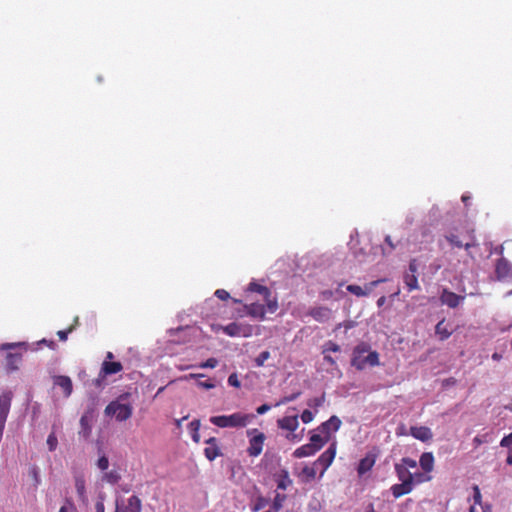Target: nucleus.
<instances>
[{"instance_id": "cd10ccee", "label": "nucleus", "mask_w": 512, "mask_h": 512, "mask_svg": "<svg viewBox=\"0 0 512 512\" xmlns=\"http://www.w3.org/2000/svg\"><path fill=\"white\" fill-rule=\"evenodd\" d=\"M316 452H317L316 449L310 443H308V444L302 445L301 447L297 448L293 452V456L295 458H303V457L312 456Z\"/></svg>"}, {"instance_id": "393cba45", "label": "nucleus", "mask_w": 512, "mask_h": 512, "mask_svg": "<svg viewBox=\"0 0 512 512\" xmlns=\"http://www.w3.org/2000/svg\"><path fill=\"white\" fill-rule=\"evenodd\" d=\"M316 467L317 466H314V464L312 466H305L299 473L301 482L309 483L313 481L317 474Z\"/></svg>"}, {"instance_id": "de8ad7c7", "label": "nucleus", "mask_w": 512, "mask_h": 512, "mask_svg": "<svg viewBox=\"0 0 512 512\" xmlns=\"http://www.w3.org/2000/svg\"><path fill=\"white\" fill-rule=\"evenodd\" d=\"M326 351H332V352H338L340 351V346L332 341H329L326 345H325V349H324V353Z\"/></svg>"}, {"instance_id": "7c9ffc66", "label": "nucleus", "mask_w": 512, "mask_h": 512, "mask_svg": "<svg viewBox=\"0 0 512 512\" xmlns=\"http://www.w3.org/2000/svg\"><path fill=\"white\" fill-rule=\"evenodd\" d=\"M249 436V447L247 449L250 456H256V430H247Z\"/></svg>"}, {"instance_id": "58836bf2", "label": "nucleus", "mask_w": 512, "mask_h": 512, "mask_svg": "<svg viewBox=\"0 0 512 512\" xmlns=\"http://www.w3.org/2000/svg\"><path fill=\"white\" fill-rule=\"evenodd\" d=\"M399 464L405 465L408 470H409V468L413 469V468L417 467V462L414 459L409 458V457L402 458L401 462Z\"/></svg>"}, {"instance_id": "338daca9", "label": "nucleus", "mask_w": 512, "mask_h": 512, "mask_svg": "<svg viewBox=\"0 0 512 512\" xmlns=\"http://www.w3.org/2000/svg\"><path fill=\"white\" fill-rule=\"evenodd\" d=\"M461 199L465 203V205H467V202L469 201L470 197L467 195H462Z\"/></svg>"}, {"instance_id": "2eb2a0df", "label": "nucleus", "mask_w": 512, "mask_h": 512, "mask_svg": "<svg viewBox=\"0 0 512 512\" xmlns=\"http://www.w3.org/2000/svg\"><path fill=\"white\" fill-rule=\"evenodd\" d=\"M341 424V420L337 416L333 415L327 421L318 426L316 430L321 434H326L330 437L331 431H337Z\"/></svg>"}, {"instance_id": "c9c22d12", "label": "nucleus", "mask_w": 512, "mask_h": 512, "mask_svg": "<svg viewBox=\"0 0 512 512\" xmlns=\"http://www.w3.org/2000/svg\"><path fill=\"white\" fill-rule=\"evenodd\" d=\"M324 402L325 394L323 393L320 397L309 399L307 405L311 408L317 409L318 407L322 406Z\"/></svg>"}, {"instance_id": "79ce46f5", "label": "nucleus", "mask_w": 512, "mask_h": 512, "mask_svg": "<svg viewBox=\"0 0 512 512\" xmlns=\"http://www.w3.org/2000/svg\"><path fill=\"white\" fill-rule=\"evenodd\" d=\"M500 445L502 447L509 448V451L512 449V432L502 438V440L500 441Z\"/></svg>"}, {"instance_id": "09e8293b", "label": "nucleus", "mask_w": 512, "mask_h": 512, "mask_svg": "<svg viewBox=\"0 0 512 512\" xmlns=\"http://www.w3.org/2000/svg\"><path fill=\"white\" fill-rule=\"evenodd\" d=\"M228 383H229V385L234 386V387L240 386V382H239L236 374H231L228 377Z\"/></svg>"}, {"instance_id": "5fc2aeb1", "label": "nucleus", "mask_w": 512, "mask_h": 512, "mask_svg": "<svg viewBox=\"0 0 512 512\" xmlns=\"http://www.w3.org/2000/svg\"><path fill=\"white\" fill-rule=\"evenodd\" d=\"M247 291L249 292H256V281L252 280L247 287Z\"/></svg>"}, {"instance_id": "49530a36", "label": "nucleus", "mask_w": 512, "mask_h": 512, "mask_svg": "<svg viewBox=\"0 0 512 512\" xmlns=\"http://www.w3.org/2000/svg\"><path fill=\"white\" fill-rule=\"evenodd\" d=\"M197 385L204 389H212L215 387V383L210 379L205 381H198Z\"/></svg>"}, {"instance_id": "680f3d73", "label": "nucleus", "mask_w": 512, "mask_h": 512, "mask_svg": "<svg viewBox=\"0 0 512 512\" xmlns=\"http://www.w3.org/2000/svg\"><path fill=\"white\" fill-rule=\"evenodd\" d=\"M386 301V297L385 296H381L378 300H377V305L378 307H381L382 305H384Z\"/></svg>"}, {"instance_id": "6e6552de", "label": "nucleus", "mask_w": 512, "mask_h": 512, "mask_svg": "<svg viewBox=\"0 0 512 512\" xmlns=\"http://www.w3.org/2000/svg\"><path fill=\"white\" fill-rule=\"evenodd\" d=\"M307 314L319 323H326L332 318L333 312L326 306H315L310 308Z\"/></svg>"}, {"instance_id": "b1692460", "label": "nucleus", "mask_w": 512, "mask_h": 512, "mask_svg": "<svg viewBox=\"0 0 512 512\" xmlns=\"http://www.w3.org/2000/svg\"><path fill=\"white\" fill-rule=\"evenodd\" d=\"M435 334L441 341H444L451 336L452 331L448 328V324H446L445 319H442L437 323L435 327Z\"/></svg>"}, {"instance_id": "864d4df0", "label": "nucleus", "mask_w": 512, "mask_h": 512, "mask_svg": "<svg viewBox=\"0 0 512 512\" xmlns=\"http://www.w3.org/2000/svg\"><path fill=\"white\" fill-rule=\"evenodd\" d=\"M265 439V436L263 433H258V455L261 453V450H262V443Z\"/></svg>"}, {"instance_id": "aec40b11", "label": "nucleus", "mask_w": 512, "mask_h": 512, "mask_svg": "<svg viewBox=\"0 0 512 512\" xmlns=\"http://www.w3.org/2000/svg\"><path fill=\"white\" fill-rule=\"evenodd\" d=\"M277 424L279 428L293 433L299 426L298 416H285L278 419Z\"/></svg>"}, {"instance_id": "bf43d9fd", "label": "nucleus", "mask_w": 512, "mask_h": 512, "mask_svg": "<svg viewBox=\"0 0 512 512\" xmlns=\"http://www.w3.org/2000/svg\"><path fill=\"white\" fill-rule=\"evenodd\" d=\"M299 394L300 393H296V394L291 395L290 397H286L283 402L286 403V402H289V401H293V400H295L299 396Z\"/></svg>"}, {"instance_id": "f257e3e1", "label": "nucleus", "mask_w": 512, "mask_h": 512, "mask_svg": "<svg viewBox=\"0 0 512 512\" xmlns=\"http://www.w3.org/2000/svg\"><path fill=\"white\" fill-rule=\"evenodd\" d=\"M351 365L357 370H363L368 366L379 365V354L376 351H370V346L361 342L353 349Z\"/></svg>"}, {"instance_id": "6ab92c4d", "label": "nucleus", "mask_w": 512, "mask_h": 512, "mask_svg": "<svg viewBox=\"0 0 512 512\" xmlns=\"http://www.w3.org/2000/svg\"><path fill=\"white\" fill-rule=\"evenodd\" d=\"M22 363V353L20 352H8L5 359V368L9 372H13L19 369Z\"/></svg>"}, {"instance_id": "774afa93", "label": "nucleus", "mask_w": 512, "mask_h": 512, "mask_svg": "<svg viewBox=\"0 0 512 512\" xmlns=\"http://www.w3.org/2000/svg\"><path fill=\"white\" fill-rule=\"evenodd\" d=\"M366 512H376L374 507H373V504H369L368 507H367V511Z\"/></svg>"}, {"instance_id": "dca6fc26", "label": "nucleus", "mask_w": 512, "mask_h": 512, "mask_svg": "<svg viewBox=\"0 0 512 512\" xmlns=\"http://www.w3.org/2000/svg\"><path fill=\"white\" fill-rule=\"evenodd\" d=\"M440 300L442 304H445L450 308H456L460 302L464 300V296L457 295L452 291L444 289L440 296Z\"/></svg>"}, {"instance_id": "1a4fd4ad", "label": "nucleus", "mask_w": 512, "mask_h": 512, "mask_svg": "<svg viewBox=\"0 0 512 512\" xmlns=\"http://www.w3.org/2000/svg\"><path fill=\"white\" fill-rule=\"evenodd\" d=\"M378 457L377 451H369L364 458H362L359 461L358 467H357V473L359 476H363L367 472H369L373 466L375 465V462Z\"/></svg>"}, {"instance_id": "a19ab883", "label": "nucleus", "mask_w": 512, "mask_h": 512, "mask_svg": "<svg viewBox=\"0 0 512 512\" xmlns=\"http://www.w3.org/2000/svg\"><path fill=\"white\" fill-rule=\"evenodd\" d=\"M97 466L100 470H103V471L108 469V467H109L108 458L105 455L101 456L97 461Z\"/></svg>"}, {"instance_id": "37998d69", "label": "nucleus", "mask_w": 512, "mask_h": 512, "mask_svg": "<svg viewBox=\"0 0 512 512\" xmlns=\"http://www.w3.org/2000/svg\"><path fill=\"white\" fill-rule=\"evenodd\" d=\"M314 418V414L310 410H304L301 414V420L303 423H310Z\"/></svg>"}, {"instance_id": "c85d7f7f", "label": "nucleus", "mask_w": 512, "mask_h": 512, "mask_svg": "<svg viewBox=\"0 0 512 512\" xmlns=\"http://www.w3.org/2000/svg\"><path fill=\"white\" fill-rule=\"evenodd\" d=\"M276 482L278 489L286 490L292 484L288 471L282 470L281 473L277 475Z\"/></svg>"}, {"instance_id": "4c0bfd02", "label": "nucleus", "mask_w": 512, "mask_h": 512, "mask_svg": "<svg viewBox=\"0 0 512 512\" xmlns=\"http://www.w3.org/2000/svg\"><path fill=\"white\" fill-rule=\"evenodd\" d=\"M75 330V325H70L66 330H59L57 332V336L60 341H66L68 338V334L72 333Z\"/></svg>"}, {"instance_id": "4be33fe9", "label": "nucleus", "mask_w": 512, "mask_h": 512, "mask_svg": "<svg viewBox=\"0 0 512 512\" xmlns=\"http://www.w3.org/2000/svg\"><path fill=\"white\" fill-rule=\"evenodd\" d=\"M123 369V366L120 362H111V361H104L102 363L100 375L106 376V375H112L120 372Z\"/></svg>"}, {"instance_id": "2f4dec72", "label": "nucleus", "mask_w": 512, "mask_h": 512, "mask_svg": "<svg viewBox=\"0 0 512 512\" xmlns=\"http://www.w3.org/2000/svg\"><path fill=\"white\" fill-rule=\"evenodd\" d=\"M286 499H287V496L285 494L276 493V495L273 499L271 508L275 512H279L282 509L283 504L286 501Z\"/></svg>"}, {"instance_id": "4d7b16f0", "label": "nucleus", "mask_w": 512, "mask_h": 512, "mask_svg": "<svg viewBox=\"0 0 512 512\" xmlns=\"http://www.w3.org/2000/svg\"><path fill=\"white\" fill-rule=\"evenodd\" d=\"M385 243L391 248V249H395V244L393 243L391 237L389 235H387L385 237Z\"/></svg>"}, {"instance_id": "4468645a", "label": "nucleus", "mask_w": 512, "mask_h": 512, "mask_svg": "<svg viewBox=\"0 0 512 512\" xmlns=\"http://www.w3.org/2000/svg\"><path fill=\"white\" fill-rule=\"evenodd\" d=\"M12 401V392L7 391L0 395V424H5Z\"/></svg>"}, {"instance_id": "c03bdc74", "label": "nucleus", "mask_w": 512, "mask_h": 512, "mask_svg": "<svg viewBox=\"0 0 512 512\" xmlns=\"http://www.w3.org/2000/svg\"><path fill=\"white\" fill-rule=\"evenodd\" d=\"M473 499H474L475 504L481 505L482 496H481L480 489L477 485L473 486Z\"/></svg>"}, {"instance_id": "f704fd0d", "label": "nucleus", "mask_w": 512, "mask_h": 512, "mask_svg": "<svg viewBox=\"0 0 512 512\" xmlns=\"http://www.w3.org/2000/svg\"><path fill=\"white\" fill-rule=\"evenodd\" d=\"M240 330V327L236 323H230L229 325L223 328V331L229 336L240 335Z\"/></svg>"}, {"instance_id": "423d86ee", "label": "nucleus", "mask_w": 512, "mask_h": 512, "mask_svg": "<svg viewBox=\"0 0 512 512\" xmlns=\"http://www.w3.org/2000/svg\"><path fill=\"white\" fill-rule=\"evenodd\" d=\"M130 396L129 393H123L114 401H111L105 408L104 412L107 416H115L116 420L123 422L128 420L133 413V407L125 401Z\"/></svg>"}, {"instance_id": "ea45409f", "label": "nucleus", "mask_w": 512, "mask_h": 512, "mask_svg": "<svg viewBox=\"0 0 512 512\" xmlns=\"http://www.w3.org/2000/svg\"><path fill=\"white\" fill-rule=\"evenodd\" d=\"M218 365L216 358H209L199 365L200 368H215Z\"/></svg>"}, {"instance_id": "ddd939ff", "label": "nucleus", "mask_w": 512, "mask_h": 512, "mask_svg": "<svg viewBox=\"0 0 512 512\" xmlns=\"http://www.w3.org/2000/svg\"><path fill=\"white\" fill-rule=\"evenodd\" d=\"M383 281H384L383 279L372 281V282L366 284L364 288H362L359 285L350 284L347 286L346 289L348 292L354 294L357 297H363V296H367L373 290L374 287H376L379 283H381Z\"/></svg>"}, {"instance_id": "72a5a7b5", "label": "nucleus", "mask_w": 512, "mask_h": 512, "mask_svg": "<svg viewBox=\"0 0 512 512\" xmlns=\"http://www.w3.org/2000/svg\"><path fill=\"white\" fill-rule=\"evenodd\" d=\"M120 474L116 470L106 472L103 479L108 483L115 484L120 480Z\"/></svg>"}, {"instance_id": "603ef678", "label": "nucleus", "mask_w": 512, "mask_h": 512, "mask_svg": "<svg viewBox=\"0 0 512 512\" xmlns=\"http://www.w3.org/2000/svg\"><path fill=\"white\" fill-rule=\"evenodd\" d=\"M485 442H486V440L483 439L482 436H476L473 439V444L475 445V447H479L480 445H482Z\"/></svg>"}, {"instance_id": "f03ea898", "label": "nucleus", "mask_w": 512, "mask_h": 512, "mask_svg": "<svg viewBox=\"0 0 512 512\" xmlns=\"http://www.w3.org/2000/svg\"><path fill=\"white\" fill-rule=\"evenodd\" d=\"M278 310V301L274 293L267 287L258 284V320L269 319L268 315Z\"/></svg>"}, {"instance_id": "20e7f679", "label": "nucleus", "mask_w": 512, "mask_h": 512, "mask_svg": "<svg viewBox=\"0 0 512 512\" xmlns=\"http://www.w3.org/2000/svg\"><path fill=\"white\" fill-rule=\"evenodd\" d=\"M253 419V414L237 412L231 415L213 416L210 422L220 428H242L252 423Z\"/></svg>"}, {"instance_id": "a211bd4d", "label": "nucleus", "mask_w": 512, "mask_h": 512, "mask_svg": "<svg viewBox=\"0 0 512 512\" xmlns=\"http://www.w3.org/2000/svg\"><path fill=\"white\" fill-rule=\"evenodd\" d=\"M205 443L208 446L204 449V454L208 460L213 461L222 454L215 437H210Z\"/></svg>"}, {"instance_id": "69168bd1", "label": "nucleus", "mask_w": 512, "mask_h": 512, "mask_svg": "<svg viewBox=\"0 0 512 512\" xmlns=\"http://www.w3.org/2000/svg\"><path fill=\"white\" fill-rule=\"evenodd\" d=\"M287 438L290 440H300V437L295 434L288 435Z\"/></svg>"}, {"instance_id": "9d476101", "label": "nucleus", "mask_w": 512, "mask_h": 512, "mask_svg": "<svg viewBox=\"0 0 512 512\" xmlns=\"http://www.w3.org/2000/svg\"><path fill=\"white\" fill-rule=\"evenodd\" d=\"M417 264L416 260L413 259L409 263V272L404 275V283L409 292L419 289L418 278L416 276Z\"/></svg>"}, {"instance_id": "0e129e2a", "label": "nucleus", "mask_w": 512, "mask_h": 512, "mask_svg": "<svg viewBox=\"0 0 512 512\" xmlns=\"http://www.w3.org/2000/svg\"><path fill=\"white\" fill-rule=\"evenodd\" d=\"M255 310H256V305L254 303H252L249 307V313L254 315L255 313Z\"/></svg>"}, {"instance_id": "e433bc0d", "label": "nucleus", "mask_w": 512, "mask_h": 512, "mask_svg": "<svg viewBox=\"0 0 512 512\" xmlns=\"http://www.w3.org/2000/svg\"><path fill=\"white\" fill-rule=\"evenodd\" d=\"M47 445L50 451H54L58 445V439L54 432L50 433L47 438Z\"/></svg>"}, {"instance_id": "c756f323", "label": "nucleus", "mask_w": 512, "mask_h": 512, "mask_svg": "<svg viewBox=\"0 0 512 512\" xmlns=\"http://www.w3.org/2000/svg\"><path fill=\"white\" fill-rule=\"evenodd\" d=\"M188 429L191 433L193 441L196 443H199L200 442V435H199L200 421L193 420L192 422L189 423Z\"/></svg>"}, {"instance_id": "0eeeda50", "label": "nucleus", "mask_w": 512, "mask_h": 512, "mask_svg": "<svg viewBox=\"0 0 512 512\" xmlns=\"http://www.w3.org/2000/svg\"><path fill=\"white\" fill-rule=\"evenodd\" d=\"M336 455V442H333L326 451H324L314 462V466H321V476L332 464Z\"/></svg>"}, {"instance_id": "9b49d317", "label": "nucleus", "mask_w": 512, "mask_h": 512, "mask_svg": "<svg viewBox=\"0 0 512 512\" xmlns=\"http://www.w3.org/2000/svg\"><path fill=\"white\" fill-rule=\"evenodd\" d=\"M142 502L137 495H132L128 498L127 504L120 506L118 501L116 502L115 512H141Z\"/></svg>"}, {"instance_id": "39448f33", "label": "nucleus", "mask_w": 512, "mask_h": 512, "mask_svg": "<svg viewBox=\"0 0 512 512\" xmlns=\"http://www.w3.org/2000/svg\"><path fill=\"white\" fill-rule=\"evenodd\" d=\"M396 476L400 483L393 484L390 491L394 498L398 499L412 492V475L405 465L396 463L394 465Z\"/></svg>"}, {"instance_id": "f3484780", "label": "nucleus", "mask_w": 512, "mask_h": 512, "mask_svg": "<svg viewBox=\"0 0 512 512\" xmlns=\"http://www.w3.org/2000/svg\"><path fill=\"white\" fill-rule=\"evenodd\" d=\"M410 435L422 442H428L433 437L431 429L426 426H412L410 428Z\"/></svg>"}, {"instance_id": "8fccbe9b", "label": "nucleus", "mask_w": 512, "mask_h": 512, "mask_svg": "<svg viewBox=\"0 0 512 512\" xmlns=\"http://www.w3.org/2000/svg\"><path fill=\"white\" fill-rule=\"evenodd\" d=\"M269 352L264 351L258 355V366H261L268 358H269Z\"/></svg>"}, {"instance_id": "bb28decb", "label": "nucleus", "mask_w": 512, "mask_h": 512, "mask_svg": "<svg viewBox=\"0 0 512 512\" xmlns=\"http://www.w3.org/2000/svg\"><path fill=\"white\" fill-rule=\"evenodd\" d=\"M75 488L80 500L84 503L87 502L86 495V484L83 476L79 475L75 477Z\"/></svg>"}, {"instance_id": "f8f14e48", "label": "nucleus", "mask_w": 512, "mask_h": 512, "mask_svg": "<svg viewBox=\"0 0 512 512\" xmlns=\"http://www.w3.org/2000/svg\"><path fill=\"white\" fill-rule=\"evenodd\" d=\"M495 273L499 280H506L512 278V264L505 258L497 261Z\"/></svg>"}, {"instance_id": "6e6d98bb", "label": "nucleus", "mask_w": 512, "mask_h": 512, "mask_svg": "<svg viewBox=\"0 0 512 512\" xmlns=\"http://www.w3.org/2000/svg\"><path fill=\"white\" fill-rule=\"evenodd\" d=\"M324 360L332 366L336 364L335 359L330 355H324Z\"/></svg>"}, {"instance_id": "7ed1b4c3", "label": "nucleus", "mask_w": 512, "mask_h": 512, "mask_svg": "<svg viewBox=\"0 0 512 512\" xmlns=\"http://www.w3.org/2000/svg\"><path fill=\"white\" fill-rule=\"evenodd\" d=\"M444 237L453 248L469 250L476 245L474 230L466 227L449 230Z\"/></svg>"}, {"instance_id": "473e14b6", "label": "nucleus", "mask_w": 512, "mask_h": 512, "mask_svg": "<svg viewBox=\"0 0 512 512\" xmlns=\"http://www.w3.org/2000/svg\"><path fill=\"white\" fill-rule=\"evenodd\" d=\"M431 480V476L428 473L416 472L412 475V490L416 484L428 482Z\"/></svg>"}, {"instance_id": "3c124183", "label": "nucleus", "mask_w": 512, "mask_h": 512, "mask_svg": "<svg viewBox=\"0 0 512 512\" xmlns=\"http://www.w3.org/2000/svg\"><path fill=\"white\" fill-rule=\"evenodd\" d=\"M95 510H96V512H105V506H104L103 498H101L100 500H98L96 502Z\"/></svg>"}, {"instance_id": "a18cd8bd", "label": "nucleus", "mask_w": 512, "mask_h": 512, "mask_svg": "<svg viewBox=\"0 0 512 512\" xmlns=\"http://www.w3.org/2000/svg\"><path fill=\"white\" fill-rule=\"evenodd\" d=\"M215 296L220 300H227L230 298L229 293L224 289H217L215 291Z\"/></svg>"}, {"instance_id": "13d9d810", "label": "nucleus", "mask_w": 512, "mask_h": 512, "mask_svg": "<svg viewBox=\"0 0 512 512\" xmlns=\"http://www.w3.org/2000/svg\"><path fill=\"white\" fill-rule=\"evenodd\" d=\"M266 505V500L262 497H258V510L262 509Z\"/></svg>"}, {"instance_id": "a878e982", "label": "nucleus", "mask_w": 512, "mask_h": 512, "mask_svg": "<svg viewBox=\"0 0 512 512\" xmlns=\"http://www.w3.org/2000/svg\"><path fill=\"white\" fill-rule=\"evenodd\" d=\"M330 437L326 434H318L313 433L310 436V444L316 449L318 452L328 441Z\"/></svg>"}, {"instance_id": "052dcab7", "label": "nucleus", "mask_w": 512, "mask_h": 512, "mask_svg": "<svg viewBox=\"0 0 512 512\" xmlns=\"http://www.w3.org/2000/svg\"><path fill=\"white\" fill-rule=\"evenodd\" d=\"M267 410H268V406L267 405H262V406L258 407V414H263Z\"/></svg>"}, {"instance_id": "412c9836", "label": "nucleus", "mask_w": 512, "mask_h": 512, "mask_svg": "<svg viewBox=\"0 0 512 512\" xmlns=\"http://www.w3.org/2000/svg\"><path fill=\"white\" fill-rule=\"evenodd\" d=\"M54 384L63 390L64 396L69 397L73 390L72 381L68 376H56Z\"/></svg>"}, {"instance_id": "e2e57ef3", "label": "nucleus", "mask_w": 512, "mask_h": 512, "mask_svg": "<svg viewBox=\"0 0 512 512\" xmlns=\"http://www.w3.org/2000/svg\"><path fill=\"white\" fill-rule=\"evenodd\" d=\"M508 465H512V449L509 451L508 457L506 459Z\"/></svg>"}, {"instance_id": "5701e85b", "label": "nucleus", "mask_w": 512, "mask_h": 512, "mask_svg": "<svg viewBox=\"0 0 512 512\" xmlns=\"http://www.w3.org/2000/svg\"><path fill=\"white\" fill-rule=\"evenodd\" d=\"M419 464L425 473H430L434 469V456L431 452H424L419 459Z\"/></svg>"}]
</instances>
